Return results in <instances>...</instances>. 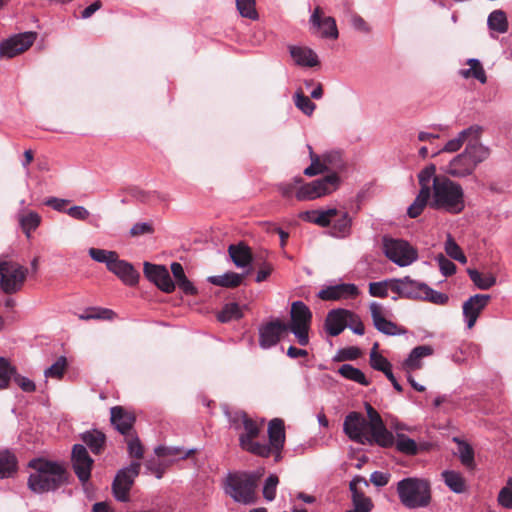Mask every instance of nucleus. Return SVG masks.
Here are the masks:
<instances>
[{"instance_id": "1", "label": "nucleus", "mask_w": 512, "mask_h": 512, "mask_svg": "<svg viewBox=\"0 0 512 512\" xmlns=\"http://www.w3.org/2000/svg\"><path fill=\"white\" fill-rule=\"evenodd\" d=\"M435 172V165L430 164L418 174V215L425 206L460 213L465 206L462 187L449 178L436 176Z\"/></svg>"}, {"instance_id": "2", "label": "nucleus", "mask_w": 512, "mask_h": 512, "mask_svg": "<svg viewBox=\"0 0 512 512\" xmlns=\"http://www.w3.org/2000/svg\"><path fill=\"white\" fill-rule=\"evenodd\" d=\"M29 467L34 470L28 478V487L35 493L55 491L68 484L70 474L60 463L42 458L32 459Z\"/></svg>"}, {"instance_id": "3", "label": "nucleus", "mask_w": 512, "mask_h": 512, "mask_svg": "<svg viewBox=\"0 0 512 512\" xmlns=\"http://www.w3.org/2000/svg\"><path fill=\"white\" fill-rule=\"evenodd\" d=\"M260 476L256 473H230L226 478L225 492L236 502L252 504L256 501Z\"/></svg>"}, {"instance_id": "4", "label": "nucleus", "mask_w": 512, "mask_h": 512, "mask_svg": "<svg viewBox=\"0 0 512 512\" xmlns=\"http://www.w3.org/2000/svg\"><path fill=\"white\" fill-rule=\"evenodd\" d=\"M241 421L244 432L239 436L240 447L252 454L267 458L271 455V449L268 444L256 442L255 439L259 436L262 429V422L258 423L250 418L246 413L242 412L237 415L233 422L236 424Z\"/></svg>"}, {"instance_id": "5", "label": "nucleus", "mask_w": 512, "mask_h": 512, "mask_svg": "<svg viewBox=\"0 0 512 512\" xmlns=\"http://www.w3.org/2000/svg\"><path fill=\"white\" fill-rule=\"evenodd\" d=\"M488 155L489 151L483 145H466L463 153L456 156L449 163L447 172L457 178L471 175L476 166L484 161Z\"/></svg>"}, {"instance_id": "6", "label": "nucleus", "mask_w": 512, "mask_h": 512, "mask_svg": "<svg viewBox=\"0 0 512 512\" xmlns=\"http://www.w3.org/2000/svg\"><path fill=\"white\" fill-rule=\"evenodd\" d=\"M28 275V268L13 262L7 261L0 278V289L5 294H15L22 290Z\"/></svg>"}, {"instance_id": "7", "label": "nucleus", "mask_w": 512, "mask_h": 512, "mask_svg": "<svg viewBox=\"0 0 512 512\" xmlns=\"http://www.w3.org/2000/svg\"><path fill=\"white\" fill-rule=\"evenodd\" d=\"M343 430L349 439L356 443L363 445L375 443V441L370 438L367 419L359 412H350L345 417Z\"/></svg>"}, {"instance_id": "8", "label": "nucleus", "mask_w": 512, "mask_h": 512, "mask_svg": "<svg viewBox=\"0 0 512 512\" xmlns=\"http://www.w3.org/2000/svg\"><path fill=\"white\" fill-rule=\"evenodd\" d=\"M140 462H132L128 467L121 469L112 484V490L117 500L126 502L129 500V492L134 479L139 475Z\"/></svg>"}, {"instance_id": "9", "label": "nucleus", "mask_w": 512, "mask_h": 512, "mask_svg": "<svg viewBox=\"0 0 512 512\" xmlns=\"http://www.w3.org/2000/svg\"><path fill=\"white\" fill-rule=\"evenodd\" d=\"M385 255L399 266H407L415 259V251L407 241L384 237Z\"/></svg>"}, {"instance_id": "10", "label": "nucleus", "mask_w": 512, "mask_h": 512, "mask_svg": "<svg viewBox=\"0 0 512 512\" xmlns=\"http://www.w3.org/2000/svg\"><path fill=\"white\" fill-rule=\"evenodd\" d=\"M367 424L369 425L370 438L382 447H390L394 443L393 434L387 430L380 414L370 405L366 404Z\"/></svg>"}, {"instance_id": "11", "label": "nucleus", "mask_w": 512, "mask_h": 512, "mask_svg": "<svg viewBox=\"0 0 512 512\" xmlns=\"http://www.w3.org/2000/svg\"><path fill=\"white\" fill-rule=\"evenodd\" d=\"M37 38L35 32L16 34L0 44V55L5 58H13L28 50Z\"/></svg>"}, {"instance_id": "12", "label": "nucleus", "mask_w": 512, "mask_h": 512, "mask_svg": "<svg viewBox=\"0 0 512 512\" xmlns=\"http://www.w3.org/2000/svg\"><path fill=\"white\" fill-rule=\"evenodd\" d=\"M71 464L74 473L81 483H86L91 477L94 460L90 457L86 447L75 444L71 452Z\"/></svg>"}, {"instance_id": "13", "label": "nucleus", "mask_w": 512, "mask_h": 512, "mask_svg": "<svg viewBox=\"0 0 512 512\" xmlns=\"http://www.w3.org/2000/svg\"><path fill=\"white\" fill-rule=\"evenodd\" d=\"M12 377L14 379V382L23 391H25V392H34L35 391L36 386L32 380H30L20 374H17L16 368L13 367L6 358L0 357V390L8 388Z\"/></svg>"}, {"instance_id": "14", "label": "nucleus", "mask_w": 512, "mask_h": 512, "mask_svg": "<svg viewBox=\"0 0 512 512\" xmlns=\"http://www.w3.org/2000/svg\"><path fill=\"white\" fill-rule=\"evenodd\" d=\"M287 332L286 322L262 323L258 328L260 347L269 349L277 345Z\"/></svg>"}, {"instance_id": "15", "label": "nucleus", "mask_w": 512, "mask_h": 512, "mask_svg": "<svg viewBox=\"0 0 512 512\" xmlns=\"http://www.w3.org/2000/svg\"><path fill=\"white\" fill-rule=\"evenodd\" d=\"M144 274L149 281L154 283L163 292L171 293L175 290V283L165 266L145 262Z\"/></svg>"}, {"instance_id": "16", "label": "nucleus", "mask_w": 512, "mask_h": 512, "mask_svg": "<svg viewBox=\"0 0 512 512\" xmlns=\"http://www.w3.org/2000/svg\"><path fill=\"white\" fill-rule=\"evenodd\" d=\"M483 133V128L479 125H472L467 129L462 130L457 137L449 140L443 148H441V152H456L458 151L464 143L467 145H482L479 140Z\"/></svg>"}, {"instance_id": "17", "label": "nucleus", "mask_w": 512, "mask_h": 512, "mask_svg": "<svg viewBox=\"0 0 512 512\" xmlns=\"http://www.w3.org/2000/svg\"><path fill=\"white\" fill-rule=\"evenodd\" d=\"M360 484H363L365 488L369 487V482L362 476H356L349 484L354 512H370L374 506L373 502L370 497L365 495Z\"/></svg>"}, {"instance_id": "18", "label": "nucleus", "mask_w": 512, "mask_h": 512, "mask_svg": "<svg viewBox=\"0 0 512 512\" xmlns=\"http://www.w3.org/2000/svg\"><path fill=\"white\" fill-rule=\"evenodd\" d=\"M311 24L316 27L322 38L337 39L339 36L336 21L331 16H325L320 7H316L310 17Z\"/></svg>"}, {"instance_id": "19", "label": "nucleus", "mask_w": 512, "mask_h": 512, "mask_svg": "<svg viewBox=\"0 0 512 512\" xmlns=\"http://www.w3.org/2000/svg\"><path fill=\"white\" fill-rule=\"evenodd\" d=\"M110 422L122 435L127 436L132 432L136 417L133 412L122 406H114L110 410Z\"/></svg>"}, {"instance_id": "20", "label": "nucleus", "mask_w": 512, "mask_h": 512, "mask_svg": "<svg viewBox=\"0 0 512 512\" xmlns=\"http://www.w3.org/2000/svg\"><path fill=\"white\" fill-rule=\"evenodd\" d=\"M358 288L354 284H337L325 287L318 292V297L324 301H338L356 297Z\"/></svg>"}, {"instance_id": "21", "label": "nucleus", "mask_w": 512, "mask_h": 512, "mask_svg": "<svg viewBox=\"0 0 512 512\" xmlns=\"http://www.w3.org/2000/svg\"><path fill=\"white\" fill-rule=\"evenodd\" d=\"M268 437V446L271 449V453L275 452L276 461H278L281 457V450L283 449L285 443V426L282 419L274 418L269 422Z\"/></svg>"}, {"instance_id": "22", "label": "nucleus", "mask_w": 512, "mask_h": 512, "mask_svg": "<svg viewBox=\"0 0 512 512\" xmlns=\"http://www.w3.org/2000/svg\"><path fill=\"white\" fill-rule=\"evenodd\" d=\"M108 270L117 275L125 284L128 285L136 284L139 278V274L134 267L130 263L120 260L118 254L109 265Z\"/></svg>"}, {"instance_id": "23", "label": "nucleus", "mask_w": 512, "mask_h": 512, "mask_svg": "<svg viewBox=\"0 0 512 512\" xmlns=\"http://www.w3.org/2000/svg\"><path fill=\"white\" fill-rule=\"evenodd\" d=\"M400 502L409 509L416 508V478L409 477L397 483Z\"/></svg>"}, {"instance_id": "24", "label": "nucleus", "mask_w": 512, "mask_h": 512, "mask_svg": "<svg viewBox=\"0 0 512 512\" xmlns=\"http://www.w3.org/2000/svg\"><path fill=\"white\" fill-rule=\"evenodd\" d=\"M339 210L336 208H329L326 210H311L301 213L300 217L304 221L316 224L320 227H328L332 224L333 220L338 216Z\"/></svg>"}, {"instance_id": "25", "label": "nucleus", "mask_w": 512, "mask_h": 512, "mask_svg": "<svg viewBox=\"0 0 512 512\" xmlns=\"http://www.w3.org/2000/svg\"><path fill=\"white\" fill-rule=\"evenodd\" d=\"M289 52L294 62L299 66L314 67L319 64L316 53L303 46H289Z\"/></svg>"}, {"instance_id": "26", "label": "nucleus", "mask_w": 512, "mask_h": 512, "mask_svg": "<svg viewBox=\"0 0 512 512\" xmlns=\"http://www.w3.org/2000/svg\"><path fill=\"white\" fill-rule=\"evenodd\" d=\"M340 179L336 173L329 174L322 179L310 182L315 199L335 191L339 186Z\"/></svg>"}, {"instance_id": "27", "label": "nucleus", "mask_w": 512, "mask_h": 512, "mask_svg": "<svg viewBox=\"0 0 512 512\" xmlns=\"http://www.w3.org/2000/svg\"><path fill=\"white\" fill-rule=\"evenodd\" d=\"M489 295L477 294L472 296L463 305V313L467 320H477L480 312L487 306Z\"/></svg>"}, {"instance_id": "28", "label": "nucleus", "mask_w": 512, "mask_h": 512, "mask_svg": "<svg viewBox=\"0 0 512 512\" xmlns=\"http://www.w3.org/2000/svg\"><path fill=\"white\" fill-rule=\"evenodd\" d=\"M82 442L89 447L93 454H101L106 446V435L97 429L86 431L80 435Z\"/></svg>"}, {"instance_id": "29", "label": "nucleus", "mask_w": 512, "mask_h": 512, "mask_svg": "<svg viewBox=\"0 0 512 512\" xmlns=\"http://www.w3.org/2000/svg\"><path fill=\"white\" fill-rule=\"evenodd\" d=\"M228 252L233 263L238 268H245L249 266L252 262L251 250L247 245L243 243H239L237 245H230L228 248Z\"/></svg>"}, {"instance_id": "30", "label": "nucleus", "mask_w": 512, "mask_h": 512, "mask_svg": "<svg viewBox=\"0 0 512 512\" xmlns=\"http://www.w3.org/2000/svg\"><path fill=\"white\" fill-rule=\"evenodd\" d=\"M391 292L399 297L414 299L416 296V282L409 279V277L392 279Z\"/></svg>"}, {"instance_id": "31", "label": "nucleus", "mask_w": 512, "mask_h": 512, "mask_svg": "<svg viewBox=\"0 0 512 512\" xmlns=\"http://www.w3.org/2000/svg\"><path fill=\"white\" fill-rule=\"evenodd\" d=\"M244 275L236 272H227L223 275L208 277V282L223 288H236L243 282Z\"/></svg>"}, {"instance_id": "32", "label": "nucleus", "mask_w": 512, "mask_h": 512, "mask_svg": "<svg viewBox=\"0 0 512 512\" xmlns=\"http://www.w3.org/2000/svg\"><path fill=\"white\" fill-rule=\"evenodd\" d=\"M418 299L429 301L438 305H443L448 301V296L444 293L433 290L424 283L418 282Z\"/></svg>"}, {"instance_id": "33", "label": "nucleus", "mask_w": 512, "mask_h": 512, "mask_svg": "<svg viewBox=\"0 0 512 512\" xmlns=\"http://www.w3.org/2000/svg\"><path fill=\"white\" fill-rule=\"evenodd\" d=\"M17 471V459L9 451L0 450V478H9Z\"/></svg>"}, {"instance_id": "34", "label": "nucleus", "mask_w": 512, "mask_h": 512, "mask_svg": "<svg viewBox=\"0 0 512 512\" xmlns=\"http://www.w3.org/2000/svg\"><path fill=\"white\" fill-rule=\"evenodd\" d=\"M249 308L246 305H239L238 303H228L221 311L218 320H239L247 317Z\"/></svg>"}, {"instance_id": "35", "label": "nucleus", "mask_w": 512, "mask_h": 512, "mask_svg": "<svg viewBox=\"0 0 512 512\" xmlns=\"http://www.w3.org/2000/svg\"><path fill=\"white\" fill-rule=\"evenodd\" d=\"M79 320H112L116 313L108 308L88 307L79 316Z\"/></svg>"}, {"instance_id": "36", "label": "nucleus", "mask_w": 512, "mask_h": 512, "mask_svg": "<svg viewBox=\"0 0 512 512\" xmlns=\"http://www.w3.org/2000/svg\"><path fill=\"white\" fill-rule=\"evenodd\" d=\"M351 217L345 211H339L338 216L333 220L332 234L336 237H345L351 228Z\"/></svg>"}, {"instance_id": "37", "label": "nucleus", "mask_w": 512, "mask_h": 512, "mask_svg": "<svg viewBox=\"0 0 512 512\" xmlns=\"http://www.w3.org/2000/svg\"><path fill=\"white\" fill-rule=\"evenodd\" d=\"M467 273L472 282L479 289L487 290L495 285L496 277L492 273H481L476 269L469 268Z\"/></svg>"}, {"instance_id": "38", "label": "nucleus", "mask_w": 512, "mask_h": 512, "mask_svg": "<svg viewBox=\"0 0 512 512\" xmlns=\"http://www.w3.org/2000/svg\"><path fill=\"white\" fill-rule=\"evenodd\" d=\"M488 27L491 31L503 34L508 30V21L504 11L494 10L490 13L487 20Z\"/></svg>"}, {"instance_id": "39", "label": "nucleus", "mask_w": 512, "mask_h": 512, "mask_svg": "<svg viewBox=\"0 0 512 512\" xmlns=\"http://www.w3.org/2000/svg\"><path fill=\"white\" fill-rule=\"evenodd\" d=\"M310 322H287L288 331H291L297 338V342L301 346L309 343V326Z\"/></svg>"}, {"instance_id": "40", "label": "nucleus", "mask_w": 512, "mask_h": 512, "mask_svg": "<svg viewBox=\"0 0 512 512\" xmlns=\"http://www.w3.org/2000/svg\"><path fill=\"white\" fill-rule=\"evenodd\" d=\"M454 441L458 444V454L461 463L468 469H473L475 466L474 462V450L468 443L454 438Z\"/></svg>"}, {"instance_id": "41", "label": "nucleus", "mask_w": 512, "mask_h": 512, "mask_svg": "<svg viewBox=\"0 0 512 512\" xmlns=\"http://www.w3.org/2000/svg\"><path fill=\"white\" fill-rule=\"evenodd\" d=\"M445 484L455 493H463L466 485L460 473L455 471H444L442 473Z\"/></svg>"}, {"instance_id": "42", "label": "nucleus", "mask_w": 512, "mask_h": 512, "mask_svg": "<svg viewBox=\"0 0 512 512\" xmlns=\"http://www.w3.org/2000/svg\"><path fill=\"white\" fill-rule=\"evenodd\" d=\"M339 374L346 379L357 382L361 385L368 386L369 381L366 379L364 373L350 364H343L339 370Z\"/></svg>"}, {"instance_id": "43", "label": "nucleus", "mask_w": 512, "mask_h": 512, "mask_svg": "<svg viewBox=\"0 0 512 512\" xmlns=\"http://www.w3.org/2000/svg\"><path fill=\"white\" fill-rule=\"evenodd\" d=\"M155 454L158 457H176L178 459H186L195 454L194 449H190L185 451L180 447H171V446H158L155 448Z\"/></svg>"}, {"instance_id": "44", "label": "nucleus", "mask_w": 512, "mask_h": 512, "mask_svg": "<svg viewBox=\"0 0 512 512\" xmlns=\"http://www.w3.org/2000/svg\"><path fill=\"white\" fill-rule=\"evenodd\" d=\"M444 250H445L446 254L453 260H456V261L460 262L461 264L467 263V257L463 253V250L456 243V241L450 234H448L447 239L445 241Z\"/></svg>"}, {"instance_id": "45", "label": "nucleus", "mask_w": 512, "mask_h": 512, "mask_svg": "<svg viewBox=\"0 0 512 512\" xmlns=\"http://www.w3.org/2000/svg\"><path fill=\"white\" fill-rule=\"evenodd\" d=\"M41 217L36 212H29L27 214H22L19 216V223L21 228L27 237H30L31 232L36 230V228L40 225Z\"/></svg>"}, {"instance_id": "46", "label": "nucleus", "mask_w": 512, "mask_h": 512, "mask_svg": "<svg viewBox=\"0 0 512 512\" xmlns=\"http://www.w3.org/2000/svg\"><path fill=\"white\" fill-rule=\"evenodd\" d=\"M308 149H309L311 164H310V166H308L307 168L304 169V174L306 176L312 177V176L327 172L324 161L322 160V156H319L316 153H314L311 146H308Z\"/></svg>"}, {"instance_id": "47", "label": "nucleus", "mask_w": 512, "mask_h": 512, "mask_svg": "<svg viewBox=\"0 0 512 512\" xmlns=\"http://www.w3.org/2000/svg\"><path fill=\"white\" fill-rule=\"evenodd\" d=\"M236 7L242 17L258 20L259 14L256 10L255 0H236Z\"/></svg>"}, {"instance_id": "48", "label": "nucleus", "mask_w": 512, "mask_h": 512, "mask_svg": "<svg viewBox=\"0 0 512 512\" xmlns=\"http://www.w3.org/2000/svg\"><path fill=\"white\" fill-rule=\"evenodd\" d=\"M125 441L127 443L128 453L130 457L140 460L144 455V447L141 444L140 439L135 433H131L125 436Z\"/></svg>"}, {"instance_id": "49", "label": "nucleus", "mask_w": 512, "mask_h": 512, "mask_svg": "<svg viewBox=\"0 0 512 512\" xmlns=\"http://www.w3.org/2000/svg\"><path fill=\"white\" fill-rule=\"evenodd\" d=\"M378 344H374L370 353V365L375 370L381 371L384 374L391 369L390 362L381 354L377 352Z\"/></svg>"}, {"instance_id": "50", "label": "nucleus", "mask_w": 512, "mask_h": 512, "mask_svg": "<svg viewBox=\"0 0 512 512\" xmlns=\"http://www.w3.org/2000/svg\"><path fill=\"white\" fill-rule=\"evenodd\" d=\"M290 317V320H311L312 313L304 302L295 301L291 304Z\"/></svg>"}, {"instance_id": "51", "label": "nucleus", "mask_w": 512, "mask_h": 512, "mask_svg": "<svg viewBox=\"0 0 512 512\" xmlns=\"http://www.w3.org/2000/svg\"><path fill=\"white\" fill-rule=\"evenodd\" d=\"M294 103L307 116H311L316 108V105L301 90L295 93Z\"/></svg>"}, {"instance_id": "52", "label": "nucleus", "mask_w": 512, "mask_h": 512, "mask_svg": "<svg viewBox=\"0 0 512 512\" xmlns=\"http://www.w3.org/2000/svg\"><path fill=\"white\" fill-rule=\"evenodd\" d=\"M88 253L94 261L99 263H105L107 269L109 268V265L113 262L117 255L115 251H108L99 248H90L88 250Z\"/></svg>"}, {"instance_id": "53", "label": "nucleus", "mask_w": 512, "mask_h": 512, "mask_svg": "<svg viewBox=\"0 0 512 512\" xmlns=\"http://www.w3.org/2000/svg\"><path fill=\"white\" fill-rule=\"evenodd\" d=\"M392 279L380 282H372L369 284V292L374 297H386L391 291Z\"/></svg>"}, {"instance_id": "54", "label": "nucleus", "mask_w": 512, "mask_h": 512, "mask_svg": "<svg viewBox=\"0 0 512 512\" xmlns=\"http://www.w3.org/2000/svg\"><path fill=\"white\" fill-rule=\"evenodd\" d=\"M322 160L326 166V170H338L343 167V161L341 158V154L336 151L328 152L322 155Z\"/></svg>"}, {"instance_id": "55", "label": "nucleus", "mask_w": 512, "mask_h": 512, "mask_svg": "<svg viewBox=\"0 0 512 512\" xmlns=\"http://www.w3.org/2000/svg\"><path fill=\"white\" fill-rule=\"evenodd\" d=\"M66 367L67 360L65 357L61 356L54 364L45 370V376L60 379L62 378Z\"/></svg>"}, {"instance_id": "56", "label": "nucleus", "mask_w": 512, "mask_h": 512, "mask_svg": "<svg viewBox=\"0 0 512 512\" xmlns=\"http://www.w3.org/2000/svg\"><path fill=\"white\" fill-rule=\"evenodd\" d=\"M278 483H279V478L275 474H271L266 479L265 485L263 487V496L266 500L272 501L275 499Z\"/></svg>"}, {"instance_id": "57", "label": "nucleus", "mask_w": 512, "mask_h": 512, "mask_svg": "<svg viewBox=\"0 0 512 512\" xmlns=\"http://www.w3.org/2000/svg\"><path fill=\"white\" fill-rule=\"evenodd\" d=\"M431 501L430 486L425 480L418 479V507H425Z\"/></svg>"}, {"instance_id": "58", "label": "nucleus", "mask_w": 512, "mask_h": 512, "mask_svg": "<svg viewBox=\"0 0 512 512\" xmlns=\"http://www.w3.org/2000/svg\"><path fill=\"white\" fill-rule=\"evenodd\" d=\"M498 502L504 508L512 509V478H509L507 486L500 490Z\"/></svg>"}, {"instance_id": "59", "label": "nucleus", "mask_w": 512, "mask_h": 512, "mask_svg": "<svg viewBox=\"0 0 512 512\" xmlns=\"http://www.w3.org/2000/svg\"><path fill=\"white\" fill-rule=\"evenodd\" d=\"M467 64L470 66L472 77L483 84L486 83L487 77L480 61L477 59H469Z\"/></svg>"}, {"instance_id": "60", "label": "nucleus", "mask_w": 512, "mask_h": 512, "mask_svg": "<svg viewBox=\"0 0 512 512\" xmlns=\"http://www.w3.org/2000/svg\"><path fill=\"white\" fill-rule=\"evenodd\" d=\"M439 269L444 276H451L456 272V265L443 254H439L436 258Z\"/></svg>"}, {"instance_id": "61", "label": "nucleus", "mask_w": 512, "mask_h": 512, "mask_svg": "<svg viewBox=\"0 0 512 512\" xmlns=\"http://www.w3.org/2000/svg\"><path fill=\"white\" fill-rule=\"evenodd\" d=\"M370 312L372 320H387V318L391 317L390 312L378 302L370 304Z\"/></svg>"}, {"instance_id": "62", "label": "nucleus", "mask_w": 512, "mask_h": 512, "mask_svg": "<svg viewBox=\"0 0 512 512\" xmlns=\"http://www.w3.org/2000/svg\"><path fill=\"white\" fill-rule=\"evenodd\" d=\"M325 320H359L354 314L347 309H333L331 310Z\"/></svg>"}, {"instance_id": "63", "label": "nucleus", "mask_w": 512, "mask_h": 512, "mask_svg": "<svg viewBox=\"0 0 512 512\" xmlns=\"http://www.w3.org/2000/svg\"><path fill=\"white\" fill-rule=\"evenodd\" d=\"M374 325L377 330L387 335H396L403 332L396 322H374Z\"/></svg>"}, {"instance_id": "64", "label": "nucleus", "mask_w": 512, "mask_h": 512, "mask_svg": "<svg viewBox=\"0 0 512 512\" xmlns=\"http://www.w3.org/2000/svg\"><path fill=\"white\" fill-rule=\"evenodd\" d=\"M301 182V177H295L291 182L280 184L278 189L283 197L290 198L293 195L297 185H299Z\"/></svg>"}]
</instances>
